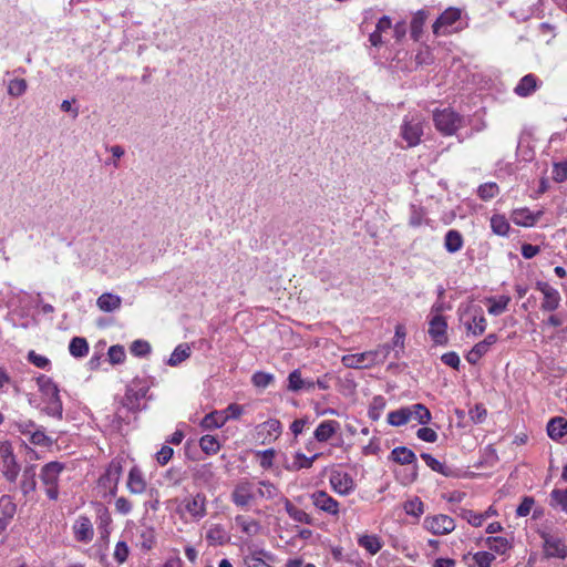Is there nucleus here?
<instances>
[{
  "instance_id": "1",
  "label": "nucleus",
  "mask_w": 567,
  "mask_h": 567,
  "mask_svg": "<svg viewBox=\"0 0 567 567\" xmlns=\"http://www.w3.org/2000/svg\"><path fill=\"white\" fill-rule=\"evenodd\" d=\"M392 347L388 343L380 344L373 350L361 353L344 354L341 362L349 369H370L382 364L389 357Z\"/></svg>"
},
{
  "instance_id": "2",
  "label": "nucleus",
  "mask_w": 567,
  "mask_h": 567,
  "mask_svg": "<svg viewBox=\"0 0 567 567\" xmlns=\"http://www.w3.org/2000/svg\"><path fill=\"white\" fill-rule=\"evenodd\" d=\"M37 384L41 392L42 400L45 403L43 412L49 416L61 420L63 416V405L59 395L58 385L51 378L44 374L37 378Z\"/></svg>"
},
{
  "instance_id": "3",
  "label": "nucleus",
  "mask_w": 567,
  "mask_h": 567,
  "mask_svg": "<svg viewBox=\"0 0 567 567\" xmlns=\"http://www.w3.org/2000/svg\"><path fill=\"white\" fill-rule=\"evenodd\" d=\"M148 386L142 380H133L125 390L124 396L121 399V408L116 411V416L124 421L123 410L135 413L142 409L141 401L145 399Z\"/></svg>"
},
{
  "instance_id": "4",
  "label": "nucleus",
  "mask_w": 567,
  "mask_h": 567,
  "mask_svg": "<svg viewBox=\"0 0 567 567\" xmlns=\"http://www.w3.org/2000/svg\"><path fill=\"white\" fill-rule=\"evenodd\" d=\"M464 29L462 10L455 7L445 9L432 24L433 34L445 37Z\"/></svg>"
},
{
  "instance_id": "5",
  "label": "nucleus",
  "mask_w": 567,
  "mask_h": 567,
  "mask_svg": "<svg viewBox=\"0 0 567 567\" xmlns=\"http://www.w3.org/2000/svg\"><path fill=\"white\" fill-rule=\"evenodd\" d=\"M64 464L58 461L49 462L40 470L39 478L47 496L56 501L59 497V480L64 471Z\"/></svg>"
},
{
  "instance_id": "6",
  "label": "nucleus",
  "mask_w": 567,
  "mask_h": 567,
  "mask_svg": "<svg viewBox=\"0 0 567 567\" xmlns=\"http://www.w3.org/2000/svg\"><path fill=\"white\" fill-rule=\"evenodd\" d=\"M423 135V120L420 115L408 114L400 126V137L405 142L406 148L415 147L421 143Z\"/></svg>"
},
{
  "instance_id": "7",
  "label": "nucleus",
  "mask_w": 567,
  "mask_h": 567,
  "mask_svg": "<svg viewBox=\"0 0 567 567\" xmlns=\"http://www.w3.org/2000/svg\"><path fill=\"white\" fill-rule=\"evenodd\" d=\"M461 320L464 321L467 334L474 337L482 336L487 327L483 309L480 306H468L463 315H461Z\"/></svg>"
},
{
  "instance_id": "8",
  "label": "nucleus",
  "mask_w": 567,
  "mask_h": 567,
  "mask_svg": "<svg viewBox=\"0 0 567 567\" xmlns=\"http://www.w3.org/2000/svg\"><path fill=\"white\" fill-rule=\"evenodd\" d=\"M433 121L437 131L444 135H453L463 126V117L451 109L436 111L433 115Z\"/></svg>"
},
{
  "instance_id": "9",
  "label": "nucleus",
  "mask_w": 567,
  "mask_h": 567,
  "mask_svg": "<svg viewBox=\"0 0 567 567\" xmlns=\"http://www.w3.org/2000/svg\"><path fill=\"white\" fill-rule=\"evenodd\" d=\"M230 499L237 507H249L256 501V484L247 478L240 480L235 485Z\"/></svg>"
},
{
  "instance_id": "10",
  "label": "nucleus",
  "mask_w": 567,
  "mask_h": 567,
  "mask_svg": "<svg viewBox=\"0 0 567 567\" xmlns=\"http://www.w3.org/2000/svg\"><path fill=\"white\" fill-rule=\"evenodd\" d=\"M423 527L433 535L443 536L451 534L455 529L456 524L451 516L436 514L426 516L423 520Z\"/></svg>"
},
{
  "instance_id": "11",
  "label": "nucleus",
  "mask_w": 567,
  "mask_h": 567,
  "mask_svg": "<svg viewBox=\"0 0 567 567\" xmlns=\"http://www.w3.org/2000/svg\"><path fill=\"white\" fill-rule=\"evenodd\" d=\"M539 535L546 557L564 559L567 556V546L558 535L545 529L540 530Z\"/></svg>"
},
{
  "instance_id": "12",
  "label": "nucleus",
  "mask_w": 567,
  "mask_h": 567,
  "mask_svg": "<svg viewBox=\"0 0 567 567\" xmlns=\"http://www.w3.org/2000/svg\"><path fill=\"white\" fill-rule=\"evenodd\" d=\"M182 504L186 514L194 522H199L207 514V497L203 493L185 497Z\"/></svg>"
},
{
  "instance_id": "13",
  "label": "nucleus",
  "mask_w": 567,
  "mask_h": 567,
  "mask_svg": "<svg viewBox=\"0 0 567 567\" xmlns=\"http://www.w3.org/2000/svg\"><path fill=\"white\" fill-rule=\"evenodd\" d=\"M0 462L7 480L13 482L18 477L20 467L16 461L11 445L7 442L0 444Z\"/></svg>"
},
{
  "instance_id": "14",
  "label": "nucleus",
  "mask_w": 567,
  "mask_h": 567,
  "mask_svg": "<svg viewBox=\"0 0 567 567\" xmlns=\"http://www.w3.org/2000/svg\"><path fill=\"white\" fill-rule=\"evenodd\" d=\"M332 489L339 495L346 496L355 489V483L348 473L334 471L329 478Z\"/></svg>"
},
{
  "instance_id": "15",
  "label": "nucleus",
  "mask_w": 567,
  "mask_h": 567,
  "mask_svg": "<svg viewBox=\"0 0 567 567\" xmlns=\"http://www.w3.org/2000/svg\"><path fill=\"white\" fill-rule=\"evenodd\" d=\"M74 539L79 543L89 544L94 537V527L86 516H79L72 526Z\"/></svg>"
},
{
  "instance_id": "16",
  "label": "nucleus",
  "mask_w": 567,
  "mask_h": 567,
  "mask_svg": "<svg viewBox=\"0 0 567 567\" xmlns=\"http://www.w3.org/2000/svg\"><path fill=\"white\" fill-rule=\"evenodd\" d=\"M536 289L544 295V300L540 306L542 310L554 311L559 307L561 298L557 289L545 281H538Z\"/></svg>"
},
{
  "instance_id": "17",
  "label": "nucleus",
  "mask_w": 567,
  "mask_h": 567,
  "mask_svg": "<svg viewBox=\"0 0 567 567\" xmlns=\"http://www.w3.org/2000/svg\"><path fill=\"white\" fill-rule=\"evenodd\" d=\"M429 334L436 344H445L447 342V322L441 313H435L429 321Z\"/></svg>"
},
{
  "instance_id": "18",
  "label": "nucleus",
  "mask_w": 567,
  "mask_h": 567,
  "mask_svg": "<svg viewBox=\"0 0 567 567\" xmlns=\"http://www.w3.org/2000/svg\"><path fill=\"white\" fill-rule=\"evenodd\" d=\"M312 504L320 511L332 515L338 516L339 514V502L336 501L332 496H330L324 491H316L311 494Z\"/></svg>"
},
{
  "instance_id": "19",
  "label": "nucleus",
  "mask_w": 567,
  "mask_h": 567,
  "mask_svg": "<svg viewBox=\"0 0 567 567\" xmlns=\"http://www.w3.org/2000/svg\"><path fill=\"white\" fill-rule=\"evenodd\" d=\"M122 475V466L118 462H111L105 473L100 477V485L107 488L112 495L116 493Z\"/></svg>"
},
{
  "instance_id": "20",
  "label": "nucleus",
  "mask_w": 567,
  "mask_h": 567,
  "mask_svg": "<svg viewBox=\"0 0 567 567\" xmlns=\"http://www.w3.org/2000/svg\"><path fill=\"white\" fill-rule=\"evenodd\" d=\"M17 513V504L9 495L0 497V536H3L4 530L12 522Z\"/></svg>"
},
{
  "instance_id": "21",
  "label": "nucleus",
  "mask_w": 567,
  "mask_h": 567,
  "mask_svg": "<svg viewBox=\"0 0 567 567\" xmlns=\"http://www.w3.org/2000/svg\"><path fill=\"white\" fill-rule=\"evenodd\" d=\"M542 215V210L533 213L528 208H517L512 213V220L518 226L532 227L539 220Z\"/></svg>"
},
{
  "instance_id": "22",
  "label": "nucleus",
  "mask_w": 567,
  "mask_h": 567,
  "mask_svg": "<svg viewBox=\"0 0 567 567\" xmlns=\"http://www.w3.org/2000/svg\"><path fill=\"white\" fill-rule=\"evenodd\" d=\"M316 386V383L311 379H303L301 377L300 370H293L288 375V390L292 392L299 391H312Z\"/></svg>"
},
{
  "instance_id": "23",
  "label": "nucleus",
  "mask_w": 567,
  "mask_h": 567,
  "mask_svg": "<svg viewBox=\"0 0 567 567\" xmlns=\"http://www.w3.org/2000/svg\"><path fill=\"white\" fill-rule=\"evenodd\" d=\"M126 486L132 494H143L146 491L147 483L142 471L133 466L128 473Z\"/></svg>"
},
{
  "instance_id": "24",
  "label": "nucleus",
  "mask_w": 567,
  "mask_h": 567,
  "mask_svg": "<svg viewBox=\"0 0 567 567\" xmlns=\"http://www.w3.org/2000/svg\"><path fill=\"white\" fill-rule=\"evenodd\" d=\"M235 523L236 526L240 528L241 533L248 537H255L259 535L261 530V525L257 519L245 515H237L235 517Z\"/></svg>"
},
{
  "instance_id": "25",
  "label": "nucleus",
  "mask_w": 567,
  "mask_h": 567,
  "mask_svg": "<svg viewBox=\"0 0 567 567\" xmlns=\"http://www.w3.org/2000/svg\"><path fill=\"white\" fill-rule=\"evenodd\" d=\"M538 87V79L529 73L523 76L514 89V92L520 97L532 95Z\"/></svg>"
},
{
  "instance_id": "26",
  "label": "nucleus",
  "mask_w": 567,
  "mask_h": 567,
  "mask_svg": "<svg viewBox=\"0 0 567 567\" xmlns=\"http://www.w3.org/2000/svg\"><path fill=\"white\" fill-rule=\"evenodd\" d=\"M340 429V424L334 420H328L321 422L315 430V439L318 442H327L330 440L337 431Z\"/></svg>"
},
{
  "instance_id": "27",
  "label": "nucleus",
  "mask_w": 567,
  "mask_h": 567,
  "mask_svg": "<svg viewBox=\"0 0 567 567\" xmlns=\"http://www.w3.org/2000/svg\"><path fill=\"white\" fill-rule=\"evenodd\" d=\"M121 305V297L111 292L102 293L96 300V306L103 312H113L120 309Z\"/></svg>"
},
{
  "instance_id": "28",
  "label": "nucleus",
  "mask_w": 567,
  "mask_h": 567,
  "mask_svg": "<svg viewBox=\"0 0 567 567\" xmlns=\"http://www.w3.org/2000/svg\"><path fill=\"white\" fill-rule=\"evenodd\" d=\"M406 408L410 421L415 420L423 425L430 423L432 415L430 410L424 404L415 403Z\"/></svg>"
},
{
  "instance_id": "29",
  "label": "nucleus",
  "mask_w": 567,
  "mask_h": 567,
  "mask_svg": "<svg viewBox=\"0 0 567 567\" xmlns=\"http://www.w3.org/2000/svg\"><path fill=\"white\" fill-rule=\"evenodd\" d=\"M228 534L220 524H213L206 532V539L210 545H224L228 542Z\"/></svg>"
},
{
  "instance_id": "30",
  "label": "nucleus",
  "mask_w": 567,
  "mask_h": 567,
  "mask_svg": "<svg viewBox=\"0 0 567 567\" xmlns=\"http://www.w3.org/2000/svg\"><path fill=\"white\" fill-rule=\"evenodd\" d=\"M227 422V415L223 411H214L206 414L200 426L204 430H214L221 427Z\"/></svg>"
},
{
  "instance_id": "31",
  "label": "nucleus",
  "mask_w": 567,
  "mask_h": 567,
  "mask_svg": "<svg viewBox=\"0 0 567 567\" xmlns=\"http://www.w3.org/2000/svg\"><path fill=\"white\" fill-rule=\"evenodd\" d=\"M464 239L462 234L456 229H450L444 237V248L450 254H455L462 249Z\"/></svg>"
},
{
  "instance_id": "32",
  "label": "nucleus",
  "mask_w": 567,
  "mask_h": 567,
  "mask_svg": "<svg viewBox=\"0 0 567 567\" xmlns=\"http://www.w3.org/2000/svg\"><path fill=\"white\" fill-rule=\"evenodd\" d=\"M190 346L188 343H181L174 349L166 363L169 367H177L182 362L186 361L190 357Z\"/></svg>"
},
{
  "instance_id": "33",
  "label": "nucleus",
  "mask_w": 567,
  "mask_h": 567,
  "mask_svg": "<svg viewBox=\"0 0 567 567\" xmlns=\"http://www.w3.org/2000/svg\"><path fill=\"white\" fill-rule=\"evenodd\" d=\"M548 436L553 440H559L567 433V420L564 417H554L547 424Z\"/></svg>"
},
{
  "instance_id": "34",
  "label": "nucleus",
  "mask_w": 567,
  "mask_h": 567,
  "mask_svg": "<svg viewBox=\"0 0 567 567\" xmlns=\"http://www.w3.org/2000/svg\"><path fill=\"white\" fill-rule=\"evenodd\" d=\"M391 457L394 462L401 465L413 464L416 462L415 453L405 446L393 449L391 452Z\"/></svg>"
},
{
  "instance_id": "35",
  "label": "nucleus",
  "mask_w": 567,
  "mask_h": 567,
  "mask_svg": "<svg viewBox=\"0 0 567 567\" xmlns=\"http://www.w3.org/2000/svg\"><path fill=\"white\" fill-rule=\"evenodd\" d=\"M285 509L290 518L298 523L302 524H312V517L306 513L303 509L298 508L295 506L289 499H285Z\"/></svg>"
},
{
  "instance_id": "36",
  "label": "nucleus",
  "mask_w": 567,
  "mask_h": 567,
  "mask_svg": "<svg viewBox=\"0 0 567 567\" xmlns=\"http://www.w3.org/2000/svg\"><path fill=\"white\" fill-rule=\"evenodd\" d=\"M426 19L427 12L425 10H419L414 13L411 21V37L413 40L419 41L421 39Z\"/></svg>"
},
{
  "instance_id": "37",
  "label": "nucleus",
  "mask_w": 567,
  "mask_h": 567,
  "mask_svg": "<svg viewBox=\"0 0 567 567\" xmlns=\"http://www.w3.org/2000/svg\"><path fill=\"white\" fill-rule=\"evenodd\" d=\"M358 544L371 555H375L382 548V542L377 535H361Z\"/></svg>"
},
{
  "instance_id": "38",
  "label": "nucleus",
  "mask_w": 567,
  "mask_h": 567,
  "mask_svg": "<svg viewBox=\"0 0 567 567\" xmlns=\"http://www.w3.org/2000/svg\"><path fill=\"white\" fill-rule=\"evenodd\" d=\"M321 456L320 453H316L311 457L306 456L301 452H297L295 455V460L290 466H287L290 471H299L302 468H310L313 462Z\"/></svg>"
},
{
  "instance_id": "39",
  "label": "nucleus",
  "mask_w": 567,
  "mask_h": 567,
  "mask_svg": "<svg viewBox=\"0 0 567 567\" xmlns=\"http://www.w3.org/2000/svg\"><path fill=\"white\" fill-rule=\"evenodd\" d=\"M486 546L498 555H504L511 548V543L502 536H491L486 538Z\"/></svg>"
},
{
  "instance_id": "40",
  "label": "nucleus",
  "mask_w": 567,
  "mask_h": 567,
  "mask_svg": "<svg viewBox=\"0 0 567 567\" xmlns=\"http://www.w3.org/2000/svg\"><path fill=\"white\" fill-rule=\"evenodd\" d=\"M278 494V488L269 481H260L258 482V486L256 485V499H274Z\"/></svg>"
},
{
  "instance_id": "41",
  "label": "nucleus",
  "mask_w": 567,
  "mask_h": 567,
  "mask_svg": "<svg viewBox=\"0 0 567 567\" xmlns=\"http://www.w3.org/2000/svg\"><path fill=\"white\" fill-rule=\"evenodd\" d=\"M11 426L23 435H29L37 427V424L31 420L19 415L11 420Z\"/></svg>"
},
{
  "instance_id": "42",
  "label": "nucleus",
  "mask_w": 567,
  "mask_h": 567,
  "mask_svg": "<svg viewBox=\"0 0 567 567\" xmlns=\"http://www.w3.org/2000/svg\"><path fill=\"white\" fill-rule=\"evenodd\" d=\"M70 353L75 358H82L89 352V344L84 338L74 337L69 344Z\"/></svg>"
},
{
  "instance_id": "43",
  "label": "nucleus",
  "mask_w": 567,
  "mask_h": 567,
  "mask_svg": "<svg viewBox=\"0 0 567 567\" xmlns=\"http://www.w3.org/2000/svg\"><path fill=\"white\" fill-rule=\"evenodd\" d=\"M388 422L392 426H402L410 422L408 408L403 406L388 414Z\"/></svg>"
},
{
  "instance_id": "44",
  "label": "nucleus",
  "mask_w": 567,
  "mask_h": 567,
  "mask_svg": "<svg viewBox=\"0 0 567 567\" xmlns=\"http://www.w3.org/2000/svg\"><path fill=\"white\" fill-rule=\"evenodd\" d=\"M487 301L489 303L488 312L493 316H499L507 309L511 298L507 296H501L497 299L488 298Z\"/></svg>"
},
{
  "instance_id": "45",
  "label": "nucleus",
  "mask_w": 567,
  "mask_h": 567,
  "mask_svg": "<svg viewBox=\"0 0 567 567\" xmlns=\"http://www.w3.org/2000/svg\"><path fill=\"white\" fill-rule=\"evenodd\" d=\"M199 446H200L202 451L208 455L216 454L220 449V444H219L217 437H215L214 435H209V434L200 437Z\"/></svg>"
},
{
  "instance_id": "46",
  "label": "nucleus",
  "mask_w": 567,
  "mask_h": 567,
  "mask_svg": "<svg viewBox=\"0 0 567 567\" xmlns=\"http://www.w3.org/2000/svg\"><path fill=\"white\" fill-rule=\"evenodd\" d=\"M491 228L498 236H506L509 230V223L502 215H494L491 218Z\"/></svg>"
},
{
  "instance_id": "47",
  "label": "nucleus",
  "mask_w": 567,
  "mask_h": 567,
  "mask_svg": "<svg viewBox=\"0 0 567 567\" xmlns=\"http://www.w3.org/2000/svg\"><path fill=\"white\" fill-rule=\"evenodd\" d=\"M259 434L267 433L269 436L278 437L281 433V423L276 419H270L258 426Z\"/></svg>"
},
{
  "instance_id": "48",
  "label": "nucleus",
  "mask_w": 567,
  "mask_h": 567,
  "mask_svg": "<svg viewBox=\"0 0 567 567\" xmlns=\"http://www.w3.org/2000/svg\"><path fill=\"white\" fill-rule=\"evenodd\" d=\"M491 348H488L483 342H477L466 354V360L471 364H476L482 357H484Z\"/></svg>"
},
{
  "instance_id": "49",
  "label": "nucleus",
  "mask_w": 567,
  "mask_h": 567,
  "mask_svg": "<svg viewBox=\"0 0 567 567\" xmlns=\"http://www.w3.org/2000/svg\"><path fill=\"white\" fill-rule=\"evenodd\" d=\"M550 504L551 506L559 507L561 511L567 513V488L553 489L550 493Z\"/></svg>"
},
{
  "instance_id": "50",
  "label": "nucleus",
  "mask_w": 567,
  "mask_h": 567,
  "mask_svg": "<svg viewBox=\"0 0 567 567\" xmlns=\"http://www.w3.org/2000/svg\"><path fill=\"white\" fill-rule=\"evenodd\" d=\"M265 556H267V554L264 550L254 551L246 556L245 565L247 567H271L268 563L265 561Z\"/></svg>"
},
{
  "instance_id": "51",
  "label": "nucleus",
  "mask_w": 567,
  "mask_h": 567,
  "mask_svg": "<svg viewBox=\"0 0 567 567\" xmlns=\"http://www.w3.org/2000/svg\"><path fill=\"white\" fill-rule=\"evenodd\" d=\"M28 84L24 79H13L8 84V93L11 96L19 97L27 92Z\"/></svg>"
},
{
  "instance_id": "52",
  "label": "nucleus",
  "mask_w": 567,
  "mask_h": 567,
  "mask_svg": "<svg viewBox=\"0 0 567 567\" xmlns=\"http://www.w3.org/2000/svg\"><path fill=\"white\" fill-rule=\"evenodd\" d=\"M461 517L474 527L482 526L484 520H486V515L465 508L461 511Z\"/></svg>"
},
{
  "instance_id": "53",
  "label": "nucleus",
  "mask_w": 567,
  "mask_h": 567,
  "mask_svg": "<svg viewBox=\"0 0 567 567\" xmlns=\"http://www.w3.org/2000/svg\"><path fill=\"white\" fill-rule=\"evenodd\" d=\"M404 511L408 515L419 517L424 513V504L419 497H415L404 504Z\"/></svg>"
},
{
  "instance_id": "54",
  "label": "nucleus",
  "mask_w": 567,
  "mask_h": 567,
  "mask_svg": "<svg viewBox=\"0 0 567 567\" xmlns=\"http://www.w3.org/2000/svg\"><path fill=\"white\" fill-rule=\"evenodd\" d=\"M422 460L426 463V465L434 472H437L440 474H443L445 476L449 475V472L446 471V466L441 463L439 460L433 457L429 453H422L421 454Z\"/></svg>"
},
{
  "instance_id": "55",
  "label": "nucleus",
  "mask_w": 567,
  "mask_h": 567,
  "mask_svg": "<svg viewBox=\"0 0 567 567\" xmlns=\"http://www.w3.org/2000/svg\"><path fill=\"white\" fill-rule=\"evenodd\" d=\"M29 435L32 444L40 446H50L52 444V440L41 429L35 427Z\"/></svg>"
},
{
  "instance_id": "56",
  "label": "nucleus",
  "mask_w": 567,
  "mask_h": 567,
  "mask_svg": "<svg viewBox=\"0 0 567 567\" xmlns=\"http://www.w3.org/2000/svg\"><path fill=\"white\" fill-rule=\"evenodd\" d=\"M499 192V188L496 183H485L478 187V196L483 200H488L494 198Z\"/></svg>"
},
{
  "instance_id": "57",
  "label": "nucleus",
  "mask_w": 567,
  "mask_h": 567,
  "mask_svg": "<svg viewBox=\"0 0 567 567\" xmlns=\"http://www.w3.org/2000/svg\"><path fill=\"white\" fill-rule=\"evenodd\" d=\"M384 408L385 399L381 395L374 396L369 409V416L374 421L378 420Z\"/></svg>"
},
{
  "instance_id": "58",
  "label": "nucleus",
  "mask_w": 567,
  "mask_h": 567,
  "mask_svg": "<svg viewBox=\"0 0 567 567\" xmlns=\"http://www.w3.org/2000/svg\"><path fill=\"white\" fill-rule=\"evenodd\" d=\"M130 554L128 546L125 542H117L113 553V557L117 564H124L127 560Z\"/></svg>"
},
{
  "instance_id": "59",
  "label": "nucleus",
  "mask_w": 567,
  "mask_h": 567,
  "mask_svg": "<svg viewBox=\"0 0 567 567\" xmlns=\"http://www.w3.org/2000/svg\"><path fill=\"white\" fill-rule=\"evenodd\" d=\"M495 556L488 551H477L473 555V560L477 567H492Z\"/></svg>"
},
{
  "instance_id": "60",
  "label": "nucleus",
  "mask_w": 567,
  "mask_h": 567,
  "mask_svg": "<svg viewBox=\"0 0 567 567\" xmlns=\"http://www.w3.org/2000/svg\"><path fill=\"white\" fill-rule=\"evenodd\" d=\"M107 357L111 363L118 364L125 360V351L122 346H112L107 351Z\"/></svg>"
},
{
  "instance_id": "61",
  "label": "nucleus",
  "mask_w": 567,
  "mask_h": 567,
  "mask_svg": "<svg viewBox=\"0 0 567 567\" xmlns=\"http://www.w3.org/2000/svg\"><path fill=\"white\" fill-rule=\"evenodd\" d=\"M130 350L136 357H145L151 352V344L144 340H135Z\"/></svg>"
},
{
  "instance_id": "62",
  "label": "nucleus",
  "mask_w": 567,
  "mask_h": 567,
  "mask_svg": "<svg viewBox=\"0 0 567 567\" xmlns=\"http://www.w3.org/2000/svg\"><path fill=\"white\" fill-rule=\"evenodd\" d=\"M251 381L254 385L258 388H267L274 381V375L265 372H256Z\"/></svg>"
},
{
  "instance_id": "63",
  "label": "nucleus",
  "mask_w": 567,
  "mask_h": 567,
  "mask_svg": "<svg viewBox=\"0 0 567 567\" xmlns=\"http://www.w3.org/2000/svg\"><path fill=\"white\" fill-rule=\"evenodd\" d=\"M416 436L424 441V442H429V443H434L436 442L437 440V433L431 429V427H421L416 431Z\"/></svg>"
},
{
  "instance_id": "64",
  "label": "nucleus",
  "mask_w": 567,
  "mask_h": 567,
  "mask_svg": "<svg viewBox=\"0 0 567 567\" xmlns=\"http://www.w3.org/2000/svg\"><path fill=\"white\" fill-rule=\"evenodd\" d=\"M28 360L38 368L44 369L50 364V360L41 354H38L35 351L31 350L28 353Z\"/></svg>"
}]
</instances>
